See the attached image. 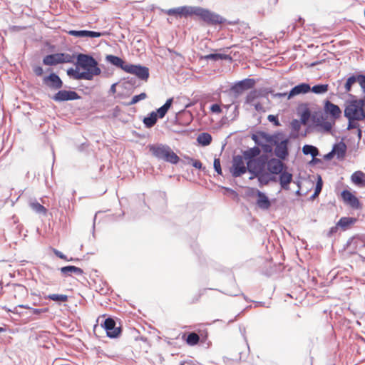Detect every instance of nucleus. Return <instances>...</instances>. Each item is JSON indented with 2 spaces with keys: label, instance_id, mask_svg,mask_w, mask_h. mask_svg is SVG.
<instances>
[{
  "label": "nucleus",
  "instance_id": "obj_35",
  "mask_svg": "<svg viewBox=\"0 0 365 365\" xmlns=\"http://www.w3.org/2000/svg\"><path fill=\"white\" fill-rule=\"evenodd\" d=\"M199 340L200 337L198 334L195 332H192L188 334L186 342L190 346H194L199 342Z\"/></svg>",
  "mask_w": 365,
  "mask_h": 365
},
{
  "label": "nucleus",
  "instance_id": "obj_57",
  "mask_svg": "<svg viewBox=\"0 0 365 365\" xmlns=\"http://www.w3.org/2000/svg\"><path fill=\"white\" fill-rule=\"evenodd\" d=\"M285 96H287V93H277V94H275V96H279V97Z\"/></svg>",
  "mask_w": 365,
  "mask_h": 365
},
{
  "label": "nucleus",
  "instance_id": "obj_29",
  "mask_svg": "<svg viewBox=\"0 0 365 365\" xmlns=\"http://www.w3.org/2000/svg\"><path fill=\"white\" fill-rule=\"evenodd\" d=\"M157 119V113L153 111L147 117L144 118L143 123L147 128H152L156 123Z\"/></svg>",
  "mask_w": 365,
  "mask_h": 365
},
{
  "label": "nucleus",
  "instance_id": "obj_40",
  "mask_svg": "<svg viewBox=\"0 0 365 365\" xmlns=\"http://www.w3.org/2000/svg\"><path fill=\"white\" fill-rule=\"evenodd\" d=\"M269 180V175L267 173H260L258 175V180L262 184H267Z\"/></svg>",
  "mask_w": 365,
  "mask_h": 365
},
{
  "label": "nucleus",
  "instance_id": "obj_49",
  "mask_svg": "<svg viewBox=\"0 0 365 365\" xmlns=\"http://www.w3.org/2000/svg\"><path fill=\"white\" fill-rule=\"evenodd\" d=\"M349 218H346V217L341 218L339 221L338 225L341 227L347 226L349 225Z\"/></svg>",
  "mask_w": 365,
  "mask_h": 365
},
{
  "label": "nucleus",
  "instance_id": "obj_9",
  "mask_svg": "<svg viewBox=\"0 0 365 365\" xmlns=\"http://www.w3.org/2000/svg\"><path fill=\"white\" fill-rule=\"evenodd\" d=\"M124 71L133 74L142 80H147L149 77V69L140 65L128 63L124 68Z\"/></svg>",
  "mask_w": 365,
  "mask_h": 365
},
{
  "label": "nucleus",
  "instance_id": "obj_22",
  "mask_svg": "<svg viewBox=\"0 0 365 365\" xmlns=\"http://www.w3.org/2000/svg\"><path fill=\"white\" fill-rule=\"evenodd\" d=\"M279 174V183L282 188L289 190V185L292 180V175L287 171H282Z\"/></svg>",
  "mask_w": 365,
  "mask_h": 365
},
{
  "label": "nucleus",
  "instance_id": "obj_14",
  "mask_svg": "<svg viewBox=\"0 0 365 365\" xmlns=\"http://www.w3.org/2000/svg\"><path fill=\"white\" fill-rule=\"evenodd\" d=\"M43 81L44 84L53 89H59L63 86L62 81L56 73H51L49 76L44 77Z\"/></svg>",
  "mask_w": 365,
  "mask_h": 365
},
{
  "label": "nucleus",
  "instance_id": "obj_36",
  "mask_svg": "<svg viewBox=\"0 0 365 365\" xmlns=\"http://www.w3.org/2000/svg\"><path fill=\"white\" fill-rule=\"evenodd\" d=\"M49 299L56 302H66L68 300V296L66 294H52L48 296Z\"/></svg>",
  "mask_w": 365,
  "mask_h": 365
},
{
  "label": "nucleus",
  "instance_id": "obj_42",
  "mask_svg": "<svg viewBox=\"0 0 365 365\" xmlns=\"http://www.w3.org/2000/svg\"><path fill=\"white\" fill-rule=\"evenodd\" d=\"M214 169L220 175L222 174V169L220 166V160L219 158H215L214 160Z\"/></svg>",
  "mask_w": 365,
  "mask_h": 365
},
{
  "label": "nucleus",
  "instance_id": "obj_45",
  "mask_svg": "<svg viewBox=\"0 0 365 365\" xmlns=\"http://www.w3.org/2000/svg\"><path fill=\"white\" fill-rule=\"evenodd\" d=\"M322 188V180L320 176H318V180L315 187L316 192H320Z\"/></svg>",
  "mask_w": 365,
  "mask_h": 365
},
{
  "label": "nucleus",
  "instance_id": "obj_10",
  "mask_svg": "<svg viewBox=\"0 0 365 365\" xmlns=\"http://www.w3.org/2000/svg\"><path fill=\"white\" fill-rule=\"evenodd\" d=\"M247 193L252 195L255 194L257 195V200L256 203L260 209L268 210L271 206V202L269 198L266 196V195L264 192L259 191V190L249 187Z\"/></svg>",
  "mask_w": 365,
  "mask_h": 365
},
{
  "label": "nucleus",
  "instance_id": "obj_62",
  "mask_svg": "<svg viewBox=\"0 0 365 365\" xmlns=\"http://www.w3.org/2000/svg\"><path fill=\"white\" fill-rule=\"evenodd\" d=\"M180 365H184V363H181Z\"/></svg>",
  "mask_w": 365,
  "mask_h": 365
},
{
  "label": "nucleus",
  "instance_id": "obj_8",
  "mask_svg": "<svg viewBox=\"0 0 365 365\" xmlns=\"http://www.w3.org/2000/svg\"><path fill=\"white\" fill-rule=\"evenodd\" d=\"M197 6H183L164 11L165 14L177 17H187L195 14Z\"/></svg>",
  "mask_w": 365,
  "mask_h": 365
},
{
  "label": "nucleus",
  "instance_id": "obj_50",
  "mask_svg": "<svg viewBox=\"0 0 365 365\" xmlns=\"http://www.w3.org/2000/svg\"><path fill=\"white\" fill-rule=\"evenodd\" d=\"M31 310L32 313L34 314H40L44 313L47 311L46 309H34V308H31Z\"/></svg>",
  "mask_w": 365,
  "mask_h": 365
},
{
  "label": "nucleus",
  "instance_id": "obj_1",
  "mask_svg": "<svg viewBox=\"0 0 365 365\" xmlns=\"http://www.w3.org/2000/svg\"><path fill=\"white\" fill-rule=\"evenodd\" d=\"M101 73V70L98 66V62L92 56L82 53L77 56L76 68L67 70V75L76 80L91 81Z\"/></svg>",
  "mask_w": 365,
  "mask_h": 365
},
{
  "label": "nucleus",
  "instance_id": "obj_5",
  "mask_svg": "<svg viewBox=\"0 0 365 365\" xmlns=\"http://www.w3.org/2000/svg\"><path fill=\"white\" fill-rule=\"evenodd\" d=\"M195 15L210 25L221 24L225 21V19L220 15L200 6L196 7Z\"/></svg>",
  "mask_w": 365,
  "mask_h": 365
},
{
  "label": "nucleus",
  "instance_id": "obj_58",
  "mask_svg": "<svg viewBox=\"0 0 365 365\" xmlns=\"http://www.w3.org/2000/svg\"><path fill=\"white\" fill-rule=\"evenodd\" d=\"M319 193H320V192H316V191L314 190V194L312 195V198H315L317 196H318V195H319Z\"/></svg>",
  "mask_w": 365,
  "mask_h": 365
},
{
  "label": "nucleus",
  "instance_id": "obj_33",
  "mask_svg": "<svg viewBox=\"0 0 365 365\" xmlns=\"http://www.w3.org/2000/svg\"><path fill=\"white\" fill-rule=\"evenodd\" d=\"M30 207L36 213L43 214V215H46V214L47 210L45 208V207L41 205L38 202H30Z\"/></svg>",
  "mask_w": 365,
  "mask_h": 365
},
{
  "label": "nucleus",
  "instance_id": "obj_55",
  "mask_svg": "<svg viewBox=\"0 0 365 365\" xmlns=\"http://www.w3.org/2000/svg\"><path fill=\"white\" fill-rule=\"evenodd\" d=\"M18 307H21V308L28 309H31V307H30L29 305L20 304Z\"/></svg>",
  "mask_w": 365,
  "mask_h": 365
},
{
  "label": "nucleus",
  "instance_id": "obj_39",
  "mask_svg": "<svg viewBox=\"0 0 365 365\" xmlns=\"http://www.w3.org/2000/svg\"><path fill=\"white\" fill-rule=\"evenodd\" d=\"M146 98L147 95L145 93H141L139 95H135L132 98L131 101L129 103V105H134L139 102L140 101L145 99Z\"/></svg>",
  "mask_w": 365,
  "mask_h": 365
},
{
  "label": "nucleus",
  "instance_id": "obj_51",
  "mask_svg": "<svg viewBox=\"0 0 365 365\" xmlns=\"http://www.w3.org/2000/svg\"><path fill=\"white\" fill-rule=\"evenodd\" d=\"M192 166L194 168H195L201 169L202 168V163H201L200 161L195 160H194L192 162Z\"/></svg>",
  "mask_w": 365,
  "mask_h": 365
},
{
  "label": "nucleus",
  "instance_id": "obj_34",
  "mask_svg": "<svg viewBox=\"0 0 365 365\" xmlns=\"http://www.w3.org/2000/svg\"><path fill=\"white\" fill-rule=\"evenodd\" d=\"M204 58L206 60H212V61H218V60H222V59H227L228 56L225 54H220V53H211L208 54L204 56Z\"/></svg>",
  "mask_w": 365,
  "mask_h": 365
},
{
  "label": "nucleus",
  "instance_id": "obj_12",
  "mask_svg": "<svg viewBox=\"0 0 365 365\" xmlns=\"http://www.w3.org/2000/svg\"><path fill=\"white\" fill-rule=\"evenodd\" d=\"M79 98L80 96L76 92L66 90L59 91L53 97V100L56 102L77 100Z\"/></svg>",
  "mask_w": 365,
  "mask_h": 365
},
{
  "label": "nucleus",
  "instance_id": "obj_46",
  "mask_svg": "<svg viewBox=\"0 0 365 365\" xmlns=\"http://www.w3.org/2000/svg\"><path fill=\"white\" fill-rule=\"evenodd\" d=\"M33 70H34V73L38 76H41L43 73V70L42 67H41V66H36L34 67Z\"/></svg>",
  "mask_w": 365,
  "mask_h": 365
},
{
  "label": "nucleus",
  "instance_id": "obj_30",
  "mask_svg": "<svg viewBox=\"0 0 365 365\" xmlns=\"http://www.w3.org/2000/svg\"><path fill=\"white\" fill-rule=\"evenodd\" d=\"M197 140L200 145L207 146L210 144L212 136L207 133H202L197 136Z\"/></svg>",
  "mask_w": 365,
  "mask_h": 365
},
{
  "label": "nucleus",
  "instance_id": "obj_19",
  "mask_svg": "<svg viewBox=\"0 0 365 365\" xmlns=\"http://www.w3.org/2000/svg\"><path fill=\"white\" fill-rule=\"evenodd\" d=\"M341 197L345 203L348 204L353 208H358L359 207V200L349 191L344 190L341 192Z\"/></svg>",
  "mask_w": 365,
  "mask_h": 365
},
{
  "label": "nucleus",
  "instance_id": "obj_4",
  "mask_svg": "<svg viewBox=\"0 0 365 365\" xmlns=\"http://www.w3.org/2000/svg\"><path fill=\"white\" fill-rule=\"evenodd\" d=\"M344 115L349 120L363 119V100L351 101L345 108Z\"/></svg>",
  "mask_w": 365,
  "mask_h": 365
},
{
  "label": "nucleus",
  "instance_id": "obj_18",
  "mask_svg": "<svg viewBox=\"0 0 365 365\" xmlns=\"http://www.w3.org/2000/svg\"><path fill=\"white\" fill-rule=\"evenodd\" d=\"M68 34L73 36L79 38H98L102 36V34L100 32L86 30H71L68 31Z\"/></svg>",
  "mask_w": 365,
  "mask_h": 365
},
{
  "label": "nucleus",
  "instance_id": "obj_3",
  "mask_svg": "<svg viewBox=\"0 0 365 365\" xmlns=\"http://www.w3.org/2000/svg\"><path fill=\"white\" fill-rule=\"evenodd\" d=\"M150 150L156 158L173 164L178 163L180 160L179 157L167 145H152L150 147Z\"/></svg>",
  "mask_w": 365,
  "mask_h": 365
},
{
  "label": "nucleus",
  "instance_id": "obj_11",
  "mask_svg": "<svg viewBox=\"0 0 365 365\" xmlns=\"http://www.w3.org/2000/svg\"><path fill=\"white\" fill-rule=\"evenodd\" d=\"M255 81L252 78H246L236 83L232 86L231 91L235 94V96H238L245 90L250 89L255 86Z\"/></svg>",
  "mask_w": 365,
  "mask_h": 365
},
{
  "label": "nucleus",
  "instance_id": "obj_26",
  "mask_svg": "<svg viewBox=\"0 0 365 365\" xmlns=\"http://www.w3.org/2000/svg\"><path fill=\"white\" fill-rule=\"evenodd\" d=\"M352 182L360 186H365V173L357 171L352 174L351 175Z\"/></svg>",
  "mask_w": 365,
  "mask_h": 365
},
{
  "label": "nucleus",
  "instance_id": "obj_7",
  "mask_svg": "<svg viewBox=\"0 0 365 365\" xmlns=\"http://www.w3.org/2000/svg\"><path fill=\"white\" fill-rule=\"evenodd\" d=\"M247 171V160L242 155H235L232 159V165L230 168L232 175L237 178Z\"/></svg>",
  "mask_w": 365,
  "mask_h": 365
},
{
  "label": "nucleus",
  "instance_id": "obj_59",
  "mask_svg": "<svg viewBox=\"0 0 365 365\" xmlns=\"http://www.w3.org/2000/svg\"><path fill=\"white\" fill-rule=\"evenodd\" d=\"M255 178H258V176H255V174H252V175L250 177V179L252 180Z\"/></svg>",
  "mask_w": 365,
  "mask_h": 365
},
{
  "label": "nucleus",
  "instance_id": "obj_53",
  "mask_svg": "<svg viewBox=\"0 0 365 365\" xmlns=\"http://www.w3.org/2000/svg\"><path fill=\"white\" fill-rule=\"evenodd\" d=\"M116 85H117V83H113V84L111 85L110 88V93H112V94L115 93V92H116Z\"/></svg>",
  "mask_w": 365,
  "mask_h": 365
},
{
  "label": "nucleus",
  "instance_id": "obj_13",
  "mask_svg": "<svg viewBox=\"0 0 365 365\" xmlns=\"http://www.w3.org/2000/svg\"><path fill=\"white\" fill-rule=\"evenodd\" d=\"M103 326L106 331L107 336L110 338H115L120 333V327H115V322L111 318L106 319Z\"/></svg>",
  "mask_w": 365,
  "mask_h": 365
},
{
  "label": "nucleus",
  "instance_id": "obj_43",
  "mask_svg": "<svg viewBox=\"0 0 365 365\" xmlns=\"http://www.w3.org/2000/svg\"><path fill=\"white\" fill-rule=\"evenodd\" d=\"M267 119L269 122H272L276 126L280 125V123L278 120L277 116L274 115H269L267 117Z\"/></svg>",
  "mask_w": 365,
  "mask_h": 365
},
{
  "label": "nucleus",
  "instance_id": "obj_41",
  "mask_svg": "<svg viewBox=\"0 0 365 365\" xmlns=\"http://www.w3.org/2000/svg\"><path fill=\"white\" fill-rule=\"evenodd\" d=\"M357 82L360 85L362 91L364 94L365 97V76L364 75H358L357 76Z\"/></svg>",
  "mask_w": 365,
  "mask_h": 365
},
{
  "label": "nucleus",
  "instance_id": "obj_52",
  "mask_svg": "<svg viewBox=\"0 0 365 365\" xmlns=\"http://www.w3.org/2000/svg\"><path fill=\"white\" fill-rule=\"evenodd\" d=\"M354 120H349L348 129L355 128L356 127V123L353 122Z\"/></svg>",
  "mask_w": 365,
  "mask_h": 365
},
{
  "label": "nucleus",
  "instance_id": "obj_61",
  "mask_svg": "<svg viewBox=\"0 0 365 365\" xmlns=\"http://www.w3.org/2000/svg\"><path fill=\"white\" fill-rule=\"evenodd\" d=\"M4 331V328L0 327V332H1V331Z\"/></svg>",
  "mask_w": 365,
  "mask_h": 365
},
{
  "label": "nucleus",
  "instance_id": "obj_48",
  "mask_svg": "<svg viewBox=\"0 0 365 365\" xmlns=\"http://www.w3.org/2000/svg\"><path fill=\"white\" fill-rule=\"evenodd\" d=\"M210 110L213 113H219L221 112L220 106L218 104H213L210 107Z\"/></svg>",
  "mask_w": 365,
  "mask_h": 365
},
{
  "label": "nucleus",
  "instance_id": "obj_16",
  "mask_svg": "<svg viewBox=\"0 0 365 365\" xmlns=\"http://www.w3.org/2000/svg\"><path fill=\"white\" fill-rule=\"evenodd\" d=\"M247 171L251 174H255V176H258L262 170L264 163L260 159L257 158V160L247 161Z\"/></svg>",
  "mask_w": 365,
  "mask_h": 365
},
{
  "label": "nucleus",
  "instance_id": "obj_24",
  "mask_svg": "<svg viewBox=\"0 0 365 365\" xmlns=\"http://www.w3.org/2000/svg\"><path fill=\"white\" fill-rule=\"evenodd\" d=\"M264 98L262 94V92L259 91L254 90L250 91L247 97H246V103L252 105L255 102H257V100H260Z\"/></svg>",
  "mask_w": 365,
  "mask_h": 365
},
{
  "label": "nucleus",
  "instance_id": "obj_15",
  "mask_svg": "<svg viewBox=\"0 0 365 365\" xmlns=\"http://www.w3.org/2000/svg\"><path fill=\"white\" fill-rule=\"evenodd\" d=\"M324 110L327 114H329L331 115V120H334V121L339 118L341 114V110L339 107L331 103L329 101H327L325 102Z\"/></svg>",
  "mask_w": 365,
  "mask_h": 365
},
{
  "label": "nucleus",
  "instance_id": "obj_2",
  "mask_svg": "<svg viewBox=\"0 0 365 365\" xmlns=\"http://www.w3.org/2000/svg\"><path fill=\"white\" fill-rule=\"evenodd\" d=\"M289 140L284 134L277 133L272 137V143L275 146L274 155L281 160H284L289 155L288 143Z\"/></svg>",
  "mask_w": 365,
  "mask_h": 365
},
{
  "label": "nucleus",
  "instance_id": "obj_6",
  "mask_svg": "<svg viewBox=\"0 0 365 365\" xmlns=\"http://www.w3.org/2000/svg\"><path fill=\"white\" fill-rule=\"evenodd\" d=\"M74 56L69 53H58L47 55L43 59L45 65L53 66L58 63H72L74 60Z\"/></svg>",
  "mask_w": 365,
  "mask_h": 365
},
{
  "label": "nucleus",
  "instance_id": "obj_47",
  "mask_svg": "<svg viewBox=\"0 0 365 365\" xmlns=\"http://www.w3.org/2000/svg\"><path fill=\"white\" fill-rule=\"evenodd\" d=\"M53 253L59 258L68 261L66 256L65 255H63L61 252H60L56 249H53Z\"/></svg>",
  "mask_w": 365,
  "mask_h": 365
},
{
  "label": "nucleus",
  "instance_id": "obj_25",
  "mask_svg": "<svg viewBox=\"0 0 365 365\" xmlns=\"http://www.w3.org/2000/svg\"><path fill=\"white\" fill-rule=\"evenodd\" d=\"M106 61L108 62H109L110 63H111L118 68H120L123 71H124L125 66H126L128 64V63H125L123 61V59H121L120 58L115 56H113V55H108L106 56Z\"/></svg>",
  "mask_w": 365,
  "mask_h": 365
},
{
  "label": "nucleus",
  "instance_id": "obj_17",
  "mask_svg": "<svg viewBox=\"0 0 365 365\" xmlns=\"http://www.w3.org/2000/svg\"><path fill=\"white\" fill-rule=\"evenodd\" d=\"M281 159L272 158L267 163V169L272 174H279L283 171L284 164Z\"/></svg>",
  "mask_w": 365,
  "mask_h": 365
},
{
  "label": "nucleus",
  "instance_id": "obj_20",
  "mask_svg": "<svg viewBox=\"0 0 365 365\" xmlns=\"http://www.w3.org/2000/svg\"><path fill=\"white\" fill-rule=\"evenodd\" d=\"M310 89L311 87L309 84L305 83H300L292 88L288 94V98L289 99L299 94L307 93L310 91Z\"/></svg>",
  "mask_w": 365,
  "mask_h": 365
},
{
  "label": "nucleus",
  "instance_id": "obj_56",
  "mask_svg": "<svg viewBox=\"0 0 365 365\" xmlns=\"http://www.w3.org/2000/svg\"><path fill=\"white\" fill-rule=\"evenodd\" d=\"M365 118V102L363 101V119Z\"/></svg>",
  "mask_w": 365,
  "mask_h": 365
},
{
  "label": "nucleus",
  "instance_id": "obj_32",
  "mask_svg": "<svg viewBox=\"0 0 365 365\" xmlns=\"http://www.w3.org/2000/svg\"><path fill=\"white\" fill-rule=\"evenodd\" d=\"M329 86L327 84H319L311 88L310 91L316 94H323L328 91Z\"/></svg>",
  "mask_w": 365,
  "mask_h": 365
},
{
  "label": "nucleus",
  "instance_id": "obj_37",
  "mask_svg": "<svg viewBox=\"0 0 365 365\" xmlns=\"http://www.w3.org/2000/svg\"><path fill=\"white\" fill-rule=\"evenodd\" d=\"M334 124V120L332 121H328V120H322L319 125L326 132H329L333 125Z\"/></svg>",
  "mask_w": 365,
  "mask_h": 365
},
{
  "label": "nucleus",
  "instance_id": "obj_38",
  "mask_svg": "<svg viewBox=\"0 0 365 365\" xmlns=\"http://www.w3.org/2000/svg\"><path fill=\"white\" fill-rule=\"evenodd\" d=\"M357 82V76H350L347 78L346 82L345 83V90L346 92H349L351 91V86L354 83Z\"/></svg>",
  "mask_w": 365,
  "mask_h": 365
},
{
  "label": "nucleus",
  "instance_id": "obj_44",
  "mask_svg": "<svg viewBox=\"0 0 365 365\" xmlns=\"http://www.w3.org/2000/svg\"><path fill=\"white\" fill-rule=\"evenodd\" d=\"M252 106H253L255 108L256 110L257 111H264V108H263V106H262V101H257L255 102L254 104H252Z\"/></svg>",
  "mask_w": 365,
  "mask_h": 365
},
{
  "label": "nucleus",
  "instance_id": "obj_54",
  "mask_svg": "<svg viewBox=\"0 0 365 365\" xmlns=\"http://www.w3.org/2000/svg\"><path fill=\"white\" fill-rule=\"evenodd\" d=\"M334 155V153H332V150H331L330 153H329L328 154H327V155L324 156V158H325L326 160H330V159L333 157V155Z\"/></svg>",
  "mask_w": 365,
  "mask_h": 365
},
{
  "label": "nucleus",
  "instance_id": "obj_28",
  "mask_svg": "<svg viewBox=\"0 0 365 365\" xmlns=\"http://www.w3.org/2000/svg\"><path fill=\"white\" fill-rule=\"evenodd\" d=\"M173 101V99L172 98L168 99L166 101L165 103L163 106L159 108L157 110V112H155L157 113V116L158 115L159 118H163L167 113L169 108L171 107Z\"/></svg>",
  "mask_w": 365,
  "mask_h": 365
},
{
  "label": "nucleus",
  "instance_id": "obj_60",
  "mask_svg": "<svg viewBox=\"0 0 365 365\" xmlns=\"http://www.w3.org/2000/svg\"><path fill=\"white\" fill-rule=\"evenodd\" d=\"M302 121H303V123H305V118H304V115H303V116H302Z\"/></svg>",
  "mask_w": 365,
  "mask_h": 365
},
{
  "label": "nucleus",
  "instance_id": "obj_23",
  "mask_svg": "<svg viewBox=\"0 0 365 365\" xmlns=\"http://www.w3.org/2000/svg\"><path fill=\"white\" fill-rule=\"evenodd\" d=\"M260 153V150L258 147H254L252 148H250L242 153V157L245 158V159L247 161L250 160H257V158H255L257 155H259Z\"/></svg>",
  "mask_w": 365,
  "mask_h": 365
},
{
  "label": "nucleus",
  "instance_id": "obj_31",
  "mask_svg": "<svg viewBox=\"0 0 365 365\" xmlns=\"http://www.w3.org/2000/svg\"><path fill=\"white\" fill-rule=\"evenodd\" d=\"M302 152L304 155H311L312 157H316L319 154L318 149L310 145H305L302 148Z\"/></svg>",
  "mask_w": 365,
  "mask_h": 365
},
{
  "label": "nucleus",
  "instance_id": "obj_27",
  "mask_svg": "<svg viewBox=\"0 0 365 365\" xmlns=\"http://www.w3.org/2000/svg\"><path fill=\"white\" fill-rule=\"evenodd\" d=\"M346 150V146L345 143L341 142L335 144L332 149V153L337 155L338 158H341L344 156Z\"/></svg>",
  "mask_w": 365,
  "mask_h": 365
},
{
  "label": "nucleus",
  "instance_id": "obj_21",
  "mask_svg": "<svg viewBox=\"0 0 365 365\" xmlns=\"http://www.w3.org/2000/svg\"><path fill=\"white\" fill-rule=\"evenodd\" d=\"M60 271L62 273V274L64 275L65 277L71 276L73 274L76 275H81L83 273V270L81 268L73 265L63 267L60 269Z\"/></svg>",
  "mask_w": 365,
  "mask_h": 365
}]
</instances>
